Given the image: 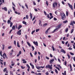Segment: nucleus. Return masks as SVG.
I'll return each instance as SVG.
<instances>
[{
  "label": "nucleus",
  "mask_w": 75,
  "mask_h": 75,
  "mask_svg": "<svg viewBox=\"0 0 75 75\" xmlns=\"http://www.w3.org/2000/svg\"><path fill=\"white\" fill-rule=\"evenodd\" d=\"M25 6H26V8L27 9H28V5H27V4H25Z\"/></svg>",
  "instance_id": "nucleus-37"
},
{
  "label": "nucleus",
  "mask_w": 75,
  "mask_h": 75,
  "mask_svg": "<svg viewBox=\"0 0 75 75\" xmlns=\"http://www.w3.org/2000/svg\"><path fill=\"white\" fill-rule=\"evenodd\" d=\"M52 49L53 51H55V48H54V46L52 45Z\"/></svg>",
  "instance_id": "nucleus-19"
},
{
  "label": "nucleus",
  "mask_w": 75,
  "mask_h": 75,
  "mask_svg": "<svg viewBox=\"0 0 75 75\" xmlns=\"http://www.w3.org/2000/svg\"><path fill=\"white\" fill-rule=\"evenodd\" d=\"M67 23H68V21L67 20L63 22V23H64L65 24Z\"/></svg>",
  "instance_id": "nucleus-27"
},
{
  "label": "nucleus",
  "mask_w": 75,
  "mask_h": 75,
  "mask_svg": "<svg viewBox=\"0 0 75 75\" xmlns=\"http://www.w3.org/2000/svg\"><path fill=\"white\" fill-rule=\"evenodd\" d=\"M2 47H3L2 50H4V47H5V46L3 44L2 45Z\"/></svg>",
  "instance_id": "nucleus-26"
},
{
  "label": "nucleus",
  "mask_w": 75,
  "mask_h": 75,
  "mask_svg": "<svg viewBox=\"0 0 75 75\" xmlns=\"http://www.w3.org/2000/svg\"><path fill=\"white\" fill-rule=\"evenodd\" d=\"M3 10H4L5 11H7V8L6 7H4V8H2Z\"/></svg>",
  "instance_id": "nucleus-13"
},
{
  "label": "nucleus",
  "mask_w": 75,
  "mask_h": 75,
  "mask_svg": "<svg viewBox=\"0 0 75 75\" xmlns=\"http://www.w3.org/2000/svg\"><path fill=\"white\" fill-rule=\"evenodd\" d=\"M30 55L31 57H33V54H32L31 52L30 53Z\"/></svg>",
  "instance_id": "nucleus-43"
},
{
  "label": "nucleus",
  "mask_w": 75,
  "mask_h": 75,
  "mask_svg": "<svg viewBox=\"0 0 75 75\" xmlns=\"http://www.w3.org/2000/svg\"><path fill=\"white\" fill-rule=\"evenodd\" d=\"M70 54L71 55H74V54L72 52H70Z\"/></svg>",
  "instance_id": "nucleus-62"
},
{
  "label": "nucleus",
  "mask_w": 75,
  "mask_h": 75,
  "mask_svg": "<svg viewBox=\"0 0 75 75\" xmlns=\"http://www.w3.org/2000/svg\"><path fill=\"white\" fill-rule=\"evenodd\" d=\"M44 13L45 16H47V13L45 11H44Z\"/></svg>",
  "instance_id": "nucleus-33"
},
{
  "label": "nucleus",
  "mask_w": 75,
  "mask_h": 75,
  "mask_svg": "<svg viewBox=\"0 0 75 75\" xmlns=\"http://www.w3.org/2000/svg\"><path fill=\"white\" fill-rule=\"evenodd\" d=\"M55 72L57 74H58V71H57V69H55Z\"/></svg>",
  "instance_id": "nucleus-30"
},
{
  "label": "nucleus",
  "mask_w": 75,
  "mask_h": 75,
  "mask_svg": "<svg viewBox=\"0 0 75 75\" xmlns=\"http://www.w3.org/2000/svg\"><path fill=\"white\" fill-rule=\"evenodd\" d=\"M65 18H66V16L64 13L63 14H62V19L63 20H64L65 19Z\"/></svg>",
  "instance_id": "nucleus-2"
},
{
  "label": "nucleus",
  "mask_w": 75,
  "mask_h": 75,
  "mask_svg": "<svg viewBox=\"0 0 75 75\" xmlns=\"http://www.w3.org/2000/svg\"><path fill=\"white\" fill-rule=\"evenodd\" d=\"M30 16L31 19H32V18H33V16H32V14H31V12L30 13Z\"/></svg>",
  "instance_id": "nucleus-17"
},
{
  "label": "nucleus",
  "mask_w": 75,
  "mask_h": 75,
  "mask_svg": "<svg viewBox=\"0 0 75 75\" xmlns=\"http://www.w3.org/2000/svg\"><path fill=\"white\" fill-rule=\"evenodd\" d=\"M35 30H34L32 32L31 34H32V35H33V33H35Z\"/></svg>",
  "instance_id": "nucleus-41"
},
{
  "label": "nucleus",
  "mask_w": 75,
  "mask_h": 75,
  "mask_svg": "<svg viewBox=\"0 0 75 75\" xmlns=\"http://www.w3.org/2000/svg\"><path fill=\"white\" fill-rule=\"evenodd\" d=\"M32 47V49H33L32 51H34V46H31Z\"/></svg>",
  "instance_id": "nucleus-31"
},
{
  "label": "nucleus",
  "mask_w": 75,
  "mask_h": 75,
  "mask_svg": "<svg viewBox=\"0 0 75 75\" xmlns=\"http://www.w3.org/2000/svg\"><path fill=\"white\" fill-rule=\"evenodd\" d=\"M25 37L26 40H27V35H25Z\"/></svg>",
  "instance_id": "nucleus-56"
},
{
  "label": "nucleus",
  "mask_w": 75,
  "mask_h": 75,
  "mask_svg": "<svg viewBox=\"0 0 75 75\" xmlns=\"http://www.w3.org/2000/svg\"><path fill=\"white\" fill-rule=\"evenodd\" d=\"M68 4L71 10H73V7H72V5L70 4H69V3H68Z\"/></svg>",
  "instance_id": "nucleus-6"
},
{
  "label": "nucleus",
  "mask_w": 75,
  "mask_h": 75,
  "mask_svg": "<svg viewBox=\"0 0 75 75\" xmlns=\"http://www.w3.org/2000/svg\"><path fill=\"white\" fill-rule=\"evenodd\" d=\"M50 28H48L47 30L45 31V33H46V34H47V33H48V30H50Z\"/></svg>",
  "instance_id": "nucleus-16"
},
{
  "label": "nucleus",
  "mask_w": 75,
  "mask_h": 75,
  "mask_svg": "<svg viewBox=\"0 0 75 75\" xmlns=\"http://www.w3.org/2000/svg\"><path fill=\"white\" fill-rule=\"evenodd\" d=\"M46 69H47L48 68L50 69H52V67H51V65H50L49 64H48V65H47L46 66Z\"/></svg>",
  "instance_id": "nucleus-3"
},
{
  "label": "nucleus",
  "mask_w": 75,
  "mask_h": 75,
  "mask_svg": "<svg viewBox=\"0 0 75 75\" xmlns=\"http://www.w3.org/2000/svg\"><path fill=\"white\" fill-rule=\"evenodd\" d=\"M25 60L24 59H23L22 61H23V63L24 64H26V63H27V61H25Z\"/></svg>",
  "instance_id": "nucleus-14"
},
{
  "label": "nucleus",
  "mask_w": 75,
  "mask_h": 75,
  "mask_svg": "<svg viewBox=\"0 0 75 75\" xmlns=\"http://www.w3.org/2000/svg\"><path fill=\"white\" fill-rule=\"evenodd\" d=\"M21 30H20L18 31L17 33V34L19 35H21Z\"/></svg>",
  "instance_id": "nucleus-5"
},
{
  "label": "nucleus",
  "mask_w": 75,
  "mask_h": 75,
  "mask_svg": "<svg viewBox=\"0 0 75 75\" xmlns=\"http://www.w3.org/2000/svg\"><path fill=\"white\" fill-rule=\"evenodd\" d=\"M67 56L68 57V59H69L71 58V56L69 55V54H67Z\"/></svg>",
  "instance_id": "nucleus-39"
},
{
  "label": "nucleus",
  "mask_w": 75,
  "mask_h": 75,
  "mask_svg": "<svg viewBox=\"0 0 75 75\" xmlns=\"http://www.w3.org/2000/svg\"><path fill=\"white\" fill-rule=\"evenodd\" d=\"M27 44L29 46V47H31V44H30V43L28 42H27Z\"/></svg>",
  "instance_id": "nucleus-25"
},
{
  "label": "nucleus",
  "mask_w": 75,
  "mask_h": 75,
  "mask_svg": "<svg viewBox=\"0 0 75 75\" xmlns=\"http://www.w3.org/2000/svg\"><path fill=\"white\" fill-rule=\"evenodd\" d=\"M21 68L22 69H23L25 68V67H23V66H21Z\"/></svg>",
  "instance_id": "nucleus-42"
},
{
  "label": "nucleus",
  "mask_w": 75,
  "mask_h": 75,
  "mask_svg": "<svg viewBox=\"0 0 75 75\" xmlns=\"http://www.w3.org/2000/svg\"><path fill=\"white\" fill-rule=\"evenodd\" d=\"M14 44L15 45H16V40H14Z\"/></svg>",
  "instance_id": "nucleus-36"
},
{
  "label": "nucleus",
  "mask_w": 75,
  "mask_h": 75,
  "mask_svg": "<svg viewBox=\"0 0 75 75\" xmlns=\"http://www.w3.org/2000/svg\"><path fill=\"white\" fill-rule=\"evenodd\" d=\"M46 4L47 6H48V1H46Z\"/></svg>",
  "instance_id": "nucleus-29"
},
{
  "label": "nucleus",
  "mask_w": 75,
  "mask_h": 75,
  "mask_svg": "<svg viewBox=\"0 0 75 75\" xmlns=\"http://www.w3.org/2000/svg\"><path fill=\"white\" fill-rule=\"evenodd\" d=\"M8 49H11V46H8Z\"/></svg>",
  "instance_id": "nucleus-57"
},
{
  "label": "nucleus",
  "mask_w": 75,
  "mask_h": 75,
  "mask_svg": "<svg viewBox=\"0 0 75 75\" xmlns=\"http://www.w3.org/2000/svg\"><path fill=\"white\" fill-rule=\"evenodd\" d=\"M60 51L61 52H63V53H64V54H66V52H65V51L63 49H61V50H60Z\"/></svg>",
  "instance_id": "nucleus-9"
},
{
  "label": "nucleus",
  "mask_w": 75,
  "mask_h": 75,
  "mask_svg": "<svg viewBox=\"0 0 75 75\" xmlns=\"http://www.w3.org/2000/svg\"><path fill=\"white\" fill-rule=\"evenodd\" d=\"M26 18L27 19H28V15H27L26 16Z\"/></svg>",
  "instance_id": "nucleus-53"
},
{
  "label": "nucleus",
  "mask_w": 75,
  "mask_h": 75,
  "mask_svg": "<svg viewBox=\"0 0 75 75\" xmlns=\"http://www.w3.org/2000/svg\"><path fill=\"white\" fill-rule=\"evenodd\" d=\"M7 23L8 24H10L11 23V21L10 20H8Z\"/></svg>",
  "instance_id": "nucleus-21"
},
{
  "label": "nucleus",
  "mask_w": 75,
  "mask_h": 75,
  "mask_svg": "<svg viewBox=\"0 0 75 75\" xmlns=\"http://www.w3.org/2000/svg\"><path fill=\"white\" fill-rule=\"evenodd\" d=\"M56 69H58L59 71H60V69H59V68L58 67H56Z\"/></svg>",
  "instance_id": "nucleus-38"
},
{
  "label": "nucleus",
  "mask_w": 75,
  "mask_h": 75,
  "mask_svg": "<svg viewBox=\"0 0 75 75\" xmlns=\"http://www.w3.org/2000/svg\"><path fill=\"white\" fill-rule=\"evenodd\" d=\"M17 46L18 47H20V46L19 45V43H18V42H17Z\"/></svg>",
  "instance_id": "nucleus-22"
},
{
  "label": "nucleus",
  "mask_w": 75,
  "mask_h": 75,
  "mask_svg": "<svg viewBox=\"0 0 75 75\" xmlns=\"http://www.w3.org/2000/svg\"><path fill=\"white\" fill-rule=\"evenodd\" d=\"M57 67H58L60 68V69H61V68H62V67H61V66L60 65H59V64H57Z\"/></svg>",
  "instance_id": "nucleus-23"
},
{
  "label": "nucleus",
  "mask_w": 75,
  "mask_h": 75,
  "mask_svg": "<svg viewBox=\"0 0 75 75\" xmlns=\"http://www.w3.org/2000/svg\"><path fill=\"white\" fill-rule=\"evenodd\" d=\"M54 21H57V18H54Z\"/></svg>",
  "instance_id": "nucleus-55"
},
{
  "label": "nucleus",
  "mask_w": 75,
  "mask_h": 75,
  "mask_svg": "<svg viewBox=\"0 0 75 75\" xmlns=\"http://www.w3.org/2000/svg\"><path fill=\"white\" fill-rule=\"evenodd\" d=\"M70 25H72V26H74V24H73L72 22H71V23L70 24Z\"/></svg>",
  "instance_id": "nucleus-52"
},
{
  "label": "nucleus",
  "mask_w": 75,
  "mask_h": 75,
  "mask_svg": "<svg viewBox=\"0 0 75 75\" xmlns=\"http://www.w3.org/2000/svg\"><path fill=\"white\" fill-rule=\"evenodd\" d=\"M50 57H51V58H52V57H53V56H52V54H50Z\"/></svg>",
  "instance_id": "nucleus-51"
},
{
  "label": "nucleus",
  "mask_w": 75,
  "mask_h": 75,
  "mask_svg": "<svg viewBox=\"0 0 75 75\" xmlns=\"http://www.w3.org/2000/svg\"><path fill=\"white\" fill-rule=\"evenodd\" d=\"M30 65L31 66L32 69H34V65L31 63H30Z\"/></svg>",
  "instance_id": "nucleus-12"
},
{
  "label": "nucleus",
  "mask_w": 75,
  "mask_h": 75,
  "mask_svg": "<svg viewBox=\"0 0 75 75\" xmlns=\"http://www.w3.org/2000/svg\"><path fill=\"white\" fill-rule=\"evenodd\" d=\"M6 71H7V69L6 68H5L4 69L3 71L4 72H5Z\"/></svg>",
  "instance_id": "nucleus-32"
},
{
  "label": "nucleus",
  "mask_w": 75,
  "mask_h": 75,
  "mask_svg": "<svg viewBox=\"0 0 75 75\" xmlns=\"http://www.w3.org/2000/svg\"><path fill=\"white\" fill-rule=\"evenodd\" d=\"M47 18H50V15H49V14H47Z\"/></svg>",
  "instance_id": "nucleus-54"
},
{
  "label": "nucleus",
  "mask_w": 75,
  "mask_h": 75,
  "mask_svg": "<svg viewBox=\"0 0 75 75\" xmlns=\"http://www.w3.org/2000/svg\"><path fill=\"white\" fill-rule=\"evenodd\" d=\"M53 16H51L50 17V18H49L50 20H51V19L52 18H53Z\"/></svg>",
  "instance_id": "nucleus-49"
},
{
  "label": "nucleus",
  "mask_w": 75,
  "mask_h": 75,
  "mask_svg": "<svg viewBox=\"0 0 75 75\" xmlns=\"http://www.w3.org/2000/svg\"><path fill=\"white\" fill-rule=\"evenodd\" d=\"M40 31V29H36V32L37 33V32H38V31Z\"/></svg>",
  "instance_id": "nucleus-40"
},
{
  "label": "nucleus",
  "mask_w": 75,
  "mask_h": 75,
  "mask_svg": "<svg viewBox=\"0 0 75 75\" xmlns=\"http://www.w3.org/2000/svg\"><path fill=\"white\" fill-rule=\"evenodd\" d=\"M62 25V24H60L59 25H58L56 27V28L54 29V31L52 32V33H54L55 31H58L59 28H61Z\"/></svg>",
  "instance_id": "nucleus-1"
},
{
  "label": "nucleus",
  "mask_w": 75,
  "mask_h": 75,
  "mask_svg": "<svg viewBox=\"0 0 75 75\" xmlns=\"http://www.w3.org/2000/svg\"><path fill=\"white\" fill-rule=\"evenodd\" d=\"M49 14H50V16H52V13H49Z\"/></svg>",
  "instance_id": "nucleus-61"
},
{
  "label": "nucleus",
  "mask_w": 75,
  "mask_h": 75,
  "mask_svg": "<svg viewBox=\"0 0 75 75\" xmlns=\"http://www.w3.org/2000/svg\"><path fill=\"white\" fill-rule=\"evenodd\" d=\"M37 54V52L36 51H35L34 53V55H36Z\"/></svg>",
  "instance_id": "nucleus-48"
},
{
  "label": "nucleus",
  "mask_w": 75,
  "mask_h": 75,
  "mask_svg": "<svg viewBox=\"0 0 75 75\" xmlns=\"http://www.w3.org/2000/svg\"><path fill=\"white\" fill-rule=\"evenodd\" d=\"M19 54L20 55V54H21V51H20L19 52Z\"/></svg>",
  "instance_id": "nucleus-64"
},
{
  "label": "nucleus",
  "mask_w": 75,
  "mask_h": 75,
  "mask_svg": "<svg viewBox=\"0 0 75 75\" xmlns=\"http://www.w3.org/2000/svg\"><path fill=\"white\" fill-rule=\"evenodd\" d=\"M2 56L3 58H4V59H5L6 58H7V55H6V54L5 53H4V54L2 55ZM4 56L5 57H4Z\"/></svg>",
  "instance_id": "nucleus-7"
},
{
  "label": "nucleus",
  "mask_w": 75,
  "mask_h": 75,
  "mask_svg": "<svg viewBox=\"0 0 75 75\" xmlns=\"http://www.w3.org/2000/svg\"><path fill=\"white\" fill-rule=\"evenodd\" d=\"M35 17H34L32 19V21H33V20H35Z\"/></svg>",
  "instance_id": "nucleus-60"
},
{
  "label": "nucleus",
  "mask_w": 75,
  "mask_h": 75,
  "mask_svg": "<svg viewBox=\"0 0 75 75\" xmlns=\"http://www.w3.org/2000/svg\"><path fill=\"white\" fill-rule=\"evenodd\" d=\"M68 41H67L65 43V45H67V44H68Z\"/></svg>",
  "instance_id": "nucleus-59"
},
{
  "label": "nucleus",
  "mask_w": 75,
  "mask_h": 75,
  "mask_svg": "<svg viewBox=\"0 0 75 75\" xmlns=\"http://www.w3.org/2000/svg\"><path fill=\"white\" fill-rule=\"evenodd\" d=\"M64 65H67V61H65V62H64Z\"/></svg>",
  "instance_id": "nucleus-63"
},
{
  "label": "nucleus",
  "mask_w": 75,
  "mask_h": 75,
  "mask_svg": "<svg viewBox=\"0 0 75 75\" xmlns=\"http://www.w3.org/2000/svg\"><path fill=\"white\" fill-rule=\"evenodd\" d=\"M10 27H12V26L13 25V22H11L10 23Z\"/></svg>",
  "instance_id": "nucleus-28"
},
{
  "label": "nucleus",
  "mask_w": 75,
  "mask_h": 75,
  "mask_svg": "<svg viewBox=\"0 0 75 75\" xmlns=\"http://www.w3.org/2000/svg\"><path fill=\"white\" fill-rule=\"evenodd\" d=\"M66 14L67 16H68V12L67 11L66 12Z\"/></svg>",
  "instance_id": "nucleus-44"
},
{
  "label": "nucleus",
  "mask_w": 75,
  "mask_h": 75,
  "mask_svg": "<svg viewBox=\"0 0 75 75\" xmlns=\"http://www.w3.org/2000/svg\"><path fill=\"white\" fill-rule=\"evenodd\" d=\"M58 61L60 62V63H61V60L59 59H58Z\"/></svg>",
  "instance_id": "nucleus-45"
},
{
  "label": "nucleus",
  "mask_w": 75,
  "mask_h": 75,
  "mask_svg": "<svg viewBox=\"0 0 75 75\" xmlns=\"http://www.w3.org/2000/svg\"><path fill=\"white\" fill-rule=\"evenodd\" d=\"M48 25V24L47 23H45L43 25V27H45V26L47 25Z\"/></svg>",
  "instance_id": "nucleus-20"
},
{
  "label": "nucleus",
  "mask_w": 75,
  "mask_h": 75,
  "mask_svg": "<svg viewBox=\"0 0 75 75\" xmlns=\"http://www.w3.org/2000/svg\"><path fill=\"white\" fill-rule=\"evenodd\" d=\"M22 23L24 24H25V25H27V22H25L24 21H22Z\"/></svg>",
  "instance_id": "nucleus-15"
},
{
  "label": "nucleus",
  "mask_w": 75,
  "mask_h": 75,
  "mask_svg": "<svg viewBox=\"0 0 75 75\" xmlns=\"http://www.w3.org/2000/svg\"><path fill=\"white\" fill-rule=\"evenodd\" d=\"M33 43L35 44V45H36V46H38V42L37 41H36V42L35 41L33 42Z\"/></svg>",
  "instance_id": "nucleus-10"
},
{
  "label": "nucleus",
  "mask_w": 75,
  "mask_h": 75,
  "mask_svg": "<svg viewBox=\"0 0 75 75\" xmlns=\"http://www.w3.org/2000/svg\"><path fill=\"white\" fill-rule=\"evenodd\" d=\"M55 4L56 6H57V5L58 4V3L56 2H54L53 4L52 5V7H54V8H55Z\"/></svg>",
  "instance_id": "nucleus-4"
},
{
  "label": "nucleus",
  "mask_w": 75,
  "mask_h": 75,
  "mask_svg": "<svg viewBox=\"0 0 75 75\" xmlns=\"http://www.w3.org/2000/svg\"><path fill=\"white\" fill-rule=\"evenodd\" d=\"M62 43L63 44H65V42H64V41H62Z\"/></svg>",
  "instance_id": "nucleus-58"
},
{
  "label": "nucleus",
  "mask_w": 75,
  "mask_h": 75,
  "mask_svg": "<svg viewBox=\"0 0 75 75\" xmlns=\"http://www.w3.org/2000/svg\"><path fill=\"white\" fill-rule=\"evenodd\" d=\"M16 28V26L14 25H13L12 27V30H15V28Z\"/></svg>",
  "instance_id": "nucleus-24"
},
{
  "label": "nucleus",
  "mask_w": 75,
  "mask_h": 75,
  "mask_svg": "<svg viewBox=\"0 0 75 75\" xmlns=\"http://www.w3.org/2000/svg\"><path fill=\"white\" fill-rule=\"evenodd\" d=\"M73 31H74V29H72L71 30V34H72V33H73Z\"/></svg>",
  "instance_id": "nucleus-47"
},
{
  "label": "nucleus",
  "mask_w": 75,
  "mask_h": 75,
  "mask_svg": "<svg viewBox=\"0 0 75 75\" xmlns=\"http://www.w3.org/2000/svg\"><path fill=\"white\" fill-rule=\"evenodd\" d=\"M21 27H22V26L21 25H19L18 28V30H20V29L21 28Z\"/></svg>",
  "instance_id": "nucleus-18"
},
{
  "label": "nucleus",
  "mask_w": 75,
  "mask_h": 75,
  "mask_svg": "<svg viewBox=\"0 0 75 75\" xmlns=\"http://www.w3.org/2000/svg\"><path fill=\"white\" fill-rule=\"evenodd\" d=\"M44 66L43 67H36V68L38 69L39 70H40V68H44Z\"/></svg>",
  "instance_id": "nucleus-8"
},
{
  "label": "nucleus",
  "mask_w": 75,
  "mask_h": 75,
  "mask_svg": "<svg viewBox=\"0 0 75 75\" xmlns=\"http://www.w3.org/2000/svg\"><path fill=\"white\" fill-rule=\"evenodd\" d=\"M26 66L28 69L30 68V66H29V65H28V64H27Z\"/></svg>",
  "instance_id": "nucleus-35"
},
{
  "label": "nucleus",
  "mask_w": 75,
  "mask_h": 75,
  "mask_svg": "<svg viewBox=\"0 0 75 75\" xmlns=\"http://www.w3.org/2000/svg\"><path fill=\"white\" fill-rule=\"evenodd\" d=\"M39 21L40 22H39V25H40V24H41V23H42V22H41V21L40 20H39Z\"/></svg>",
  "instance_id": "nucleus-50"
},
{
  "label": "nucleus",
  "mask_w": 75,
  "mask_h": 75,
  "mask_svg": "<svg viewBox=\"0 0 75 75\" xmlns=\"http://www.w3.org/2000/svg\"><path fill=\"white\" fill-rule=\"evenodd\" d=\"M45 74L46 75H49V73H48V71H47L46 73Z\"/></svg>",
  "instance_id": "nucleus-46"
},
{
  "label": "nucleus",
  "mask_w": 75,
  "mask_h": 75,
  "mask_svg": "<svg viewBox=\"0 0 75 75\" xmlns=\"http://www.w3.org/2000/svg\"><path fill=\"white\" fill-rule=\"evenodd\" d=\"M68 28H67L65 30V32H66V33H67V32H68Z\"/></svg>",
  "instance_id": "nucleus-34"
},
{
  "label": "nucleus",
  "mask_w": 75,
  "mask_h": 75,
  "mask_svg": "<svg viewBox=\"0 0 75 75\" xmlns=\"http://www.w3.org/2000/svg\"><path fill=\"white\" fill-rule=\"evenodd\" d=\"M54 59H52L50 61V64H52V62H54Z\"/></svg>",
  "instance_id": "nucleus-11"
}]
</instances>
